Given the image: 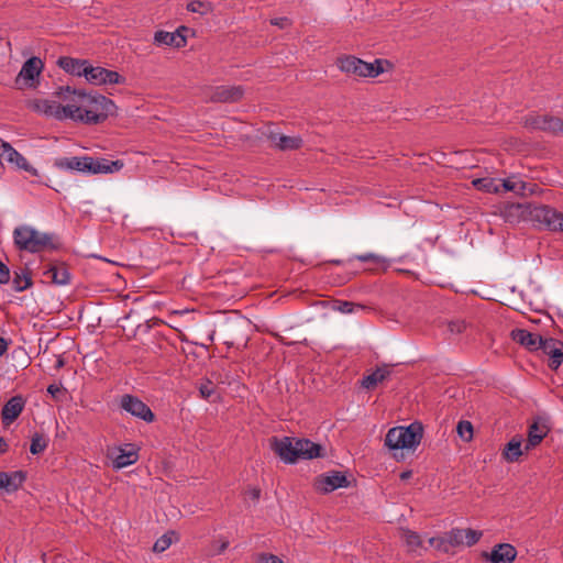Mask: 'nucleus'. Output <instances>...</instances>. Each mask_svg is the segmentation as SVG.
Here are the masks:
<instances>
[{
	"instance_id": "28",
	"label": "nucleus",
	"mask_w": 563,
	"mask_h": 563,
	"mask_svg": "<svg viewBox=\"0 0 563 563\" xmlns=\"http://www.w3.org/2000/svg\"><path fill=\"white\" fill-rule=\"evenodd\" d=\"M58 65L68 74L75 76H86L88 62L73 57H60Z\"/></svg>"
},
{
	"instance_id": "26",
	"label": "nucleus",
	"mask_w": 563,
	"mask_h": 563,
	"mask_svg": "<svg viewBox=\"0 0 563 563\" xmlns=\"http://www.w3.org/2000/svg\"><path fill=\"white\" fill-rule=\"evenodd\" d=\"M298 459L311 460L321 456L322 446L308 439H296Z\"/></svg>"
},
{
	"instance_id": "27",
	"label": "nucleus",
	"mask_w": 563,
	"mask_h": 563,
	"mask_svg": "<svg viewBox=\"0 0 563 563\" xmlns=\"http://www.w3.org/2000/svg\"><path fill=\"white\" fill-rule=\"evenodd\" d=\"M390 368L387 365L377 367L374 372L363 376L361 386L365 389H374L379 383H383L390 376Z\"/></svg>"
},
{
	"instance_id": "46",
	"label": "nucleus",
	"mask_w": 563,
	"mask_h": 563,
	"mask_svg": "<svg viewBox=\"0 0 563 563\" xmlns=\"http://www.w3.org/2000/svg\"><path fill=\"white\" fill-rule=\"evenodd\" d=\"M271 24L285 29L291 24L290 20L286 16L271 19Z\"/></svg>"
},
{
	"instance_id": "15",
	"label": "nucleus",
	"mask_w": 563,
	"mask_h": 563,
	"mask_svg": "<svg viewBox=\"0 0 563 563\" xmlns=\"http://www.w3.org/2000/svg\"><path fill=\"white\" fill-rule=\"evenodd\" d=\"M543 354L549 356V367L556 371L563 364V342L553 338H544L540 346Z\"/></svg>"
},
{
	"instance_id": "35",
	"label": "nucleus",
	"mask_w": 563,
	"mask_h": 563,
	"mask_svg": "<svg viewBox=\"0 0 563 563\" xmlns=\"http://www.w3.org/2000/svg\"><path fill=\"white\" fill-rule=\"evenodd\" d=\"M464 529L453 528L445 534V541L452 547L465 545L464 543Z\"/></svg>"
},
{
	"instance_id": "48",
	"label": "nucleus",
	"mask_w": 563,
	"mask_h": 563,
	"mask_svg": "<svg viewBox=\"0 0 563 563\" xmlns=\"http://www.w3.org/2000/svg\"><path fill=\"white\" fill-rule=\"evenodd\" d=\"M246 495L254 501H258L261 497V489L257 487H252L246 492Z\"/></svg>"
},
{
	"instance_id": "3",
	"label": "nucleus",
	"mask_w": 563,
	"mask_h": 563,
	"mask_svg": "<svg viewBox=\"0 0 563 563\" xmlns=\"http://www.w3.org/2000/svg\"><path fill=\"white\" fill-rule=\"evenodd\" d=\"M53 166L63 172H79L96 175L118 172L123 167V163L106 158H93L91 156H73L55 158Z\"/></svg>"
},
{
	"instance_id": "10",
	"label": "nucleus",
	"mask_w": 563,
	"mask_h": 563,
	"mask_svg": "<svg viewBox=\"0 0 563 563\" xmlns=\"http://www.w3.org/2000/svg\"><path fill=\"white\" fill-rule=\"evenodd\" d=\"M347 477L340 471H331L316 477L313 488L321 494H329L338 488L349 486Z\"/></svg>"
},
{
	"instance_id": "44",
	"label": "nucleus",
	"mask_w": 563,
	"mask_h": 563,
	"mask_svg": "<svg viewBox=\"0 0 563 563\" xmlns=\"http://www.w3.org/2000/svg\"><path fill=\"white\" fill-rule=\"evenodd\" d=\"M258 563H283V561L277 555L262 553L258 556Z\"/></svg>"
},
{
	"instance_id": "16",
	"label": "nucleus",
	"mask_w": 563,
	"mask_h": 563,
	"mask_svg": "<svg viewBox=\"0 0 563 563\" xmlns=\"http://www.w3.org/2000/svg\"><path fill=\"white\" fill-rule=\"evenodd\" d=\"M244 96L242 86H218L212 88L209 101L211 102H238Z\"/></svg>"
},
{
	"instance_id": "47",
	"label": "nucleus",
	"mask_w": 563,
	"mask_h": 563,
	"mask_svg": "<svg viewBox=\"0 0 563 563\" xmlns=\"http://www.w3.org/2000/svg\"><path fill=\"white\" fill-rule=\"evenodd\" d=\"M63 391V388L62 386L59 385H56V384H51L48 387H47V393L55 399L58 398L59 394Z\"/></svg>"
},
{
	"instance_id": "43",
	"label": "nucleus",
	"mask_w": 563,
	"mask_h": 563,
	"mask_svg": "<svg viewBox=\"0 0 563 563\" xmlns=\"http://www.w3.org/2000/svg\"><path fill=\"white\" fill-rule=\"evenodd\" d=\"M358 309H363V306L350 301H340L338 303V310L341 311L342 313H353Z\"/></svg>"
},
{
	"instance_id": "11",
	"label": "nucleus",
	"mask_w": 563,
	"mask_h": 563,
	"mask_svg": "<svg viewBox=\"0 0 563 563\" xmlns=\"http://www.w3.org/2000/svg\"><path fill=\"white\" fill-rule=\"evenodd\" d=\"M532 216L534 220L543 224L550 231L563 232V213L549 206L534 208Z\"/></svg>"
},
{
	"instance_id": "22",
	"label": "nucleus",
	"mask_w": 563,
	"mask_h": 563,
	"mask_svg": "<svg viewBox=\"0 0 563 563\" xmlns=\"http://www.w3.org/2000/svg\"><path fill=\"white\" fill-rule=\"evenodd\" d=\"M43 275L51 279V283L56 286H66L70 284L71 275L65 263L51 264Z\"/></svg>"
},
{
	"instance_id": "17",
	"label": "nucleus",
	"mask_w": 563,
	"mask_h": 563,
	"mask_svg": "<svg viewBox=\"0 0 563 563\" xmlns=\"http://www.w3.org/2000/svg\"><path fill=\"white\" fill-rule=\"evenodd\" d=\"M295 444V438L284 437L274 440L273 450L285 463L292 464L299 460Z\"/></svg>"
},
{
	"instance_id": "13",
	"label": "nucleus",
	"mask_w": 563,
	"mask_h": 563,
	"mask_svg": "<svg viewBox=\"0 0 563 563\" xmlns=\"http://www.w3.org/2000/svg\"><path fill=\"white\" fill-rule=\"evenodd\" d=\"M549 432L550 426L548 419L544 417H536L528 428V440L525 445V451L529 452L539 445Z\"/></svg>"
},
{
	"instance_id": "52",
	"label": "nucleus",
	"mask_w": 563,
	"mask_h": 563,
	"mask_svg": "<svg viewBox=\"0 0 563 563\" xmlns=\"http://www.w3.org/2000/svg\"><path fill=\"white\" fill-rule=\"evenodd\" d=\"M63 365H64V361H63V358H60V357H59V358L57 360L56 367H57V368H59V367H62Z\"/></svg>"
},
{
	"instance_id": "53",
	"label": "nucleus",
	"mask_w": 563,
	"mask_h": 563,
	"mask_svg": "<svg viewBox=\"0 0 563 563\" xmlns=\"http://www.w3.org/2000/svg\"><path fill=\"white\" fill-rule=\"evenodd\" d=\"M5 141H3L2 139H0V154H2V150H3V145H5Z\"/></svg>"
},
{
	"instance_id": "51",
	"label": "nucleus",
	"mask_w": 563,
	"mask_h": 563,
	"mask_svg": "<svg viewBox=\"0 0 563 563\" xmlns=\"http://www.w3.org/2000/svg\"><path fill=\"white\" fill-rule=\"evenodd\" d=\"M411 476H412V471L408 470V471H405V472L400 473L399 477H400L401 481H407Z\"/></svg>"
},
{
	"instance_id": "25",
	"label": "nucleus",
	"mask_w": 563,
	"mask_h": 563,
	"mask_svg": "<svg viewBox=\"0 0 563 563\" xmlns=\"http://www.w3.org/2000/svg\"><path fill=\"white\" fill-rule=\"evenodd\" d=\"M517 556V550L509 543H500L493 548L489 554L492 563H511Z\"/></svg>"
},
{
	"instance_id": "14",
	"label": "nucleus",
	"mask_w": 563,
	"mask_h": 563,
	"mask_svg": "<svg viewBox=\"0 0 563 563\" xmlns=\"http://www.w3.org/2000/svg\"><path fill=\"white\" fill-rule=\"evenodd\" d=\"M3 146L0 159L14 165L18 169H22L32 176H38V170L33 167L21 153L13 148L10 143L7 142Z\"/></svg>"
},
{
	"instance_id": "7",
	"label": "nucleus",
	"mask_w": 563,
	"mask_h": 563,
	"mask_svg": "<svg viewBox=\"0 0 563 563\" xmlns=\"http://www.w3.org/2000/svg\"><path fill=\"white\" fill-rule=\"evenodd\" d=\"M43 68L44 64L41 58L34 56L26 59L15 78V85L21 89L35 88Z\"/></svg>"
},
{
	"instance_id": "49",
	"label": "nucleus",
	"mask_w": 563,
	"mask_h": 563,
	"mask_svg": "<svg viewBox=\"0 0 563 563\" xmlns=\"http://www.w3.org/2000/svg\"><path fill=\"white\" fill-rule=\"evenodd\" d=\"M9 345L10 341L0 336V356H2L8 351Z\"/></svg>"
},
{
	"instance_id": "31",
	"label": "nucleus",
	"mask_w": 563,
	"mask_h": 563,
	"mask_svg": "<svg viewBox=\"0 0 563 563\" xmlns=\"http://www.w3.org/2000/svg\"><path fill=\"white\" fill-rule=\"evenodd\" d=\"M12 286L15 291H23L31 287L32 278L30 272L27 269H21L20 273L14 272Z\"/></svg>"
},
{
	"instance_id": "5",
	"label": "nucleus",
	"mask_w": 563,
	"mask_h": 563,
	"mask_svg": "<svg viewBox=\"0 0 563 563\" xmlns=\"http://www.w3.org/2000/svg\"><path fill=\"white\" fill-rule=\"evenodd\" d=\"M383 59H375L373 63H367L355 56H343L338 58V67L341 71L358 77L374 78L384 71Z\"/></svg>"
},
{
	"instance_id": "50",
	"label": "nucleus",
	"mask_w": 563,
	"mask_h": 563,
	"mask_svg": "<svg viewBox=\"0 0 563 563\" xmlns=\"http://www.w3.org/2000/svg\"><path fill=\"white\" fill-rule=\"evenodd\" d=\"M8 451V443L4 438L0 437V453H5Z\"/></svg>"
},
{
	"instance_id": "36",
	"label": "nucleus",
	"mask_w": 563,
	"mask_h": 563,
	"mask_svg": "<svg viewBox=\"0 0 563 563\" xmlns=\"http://www.w3.org/2000/svg\"><path fill=\"white\" fill-rule=\"evenodd\" d=\"M456 432L464 442L473 439V424L467 420H461L456 426Z\"/></svg>"
},
{
	"instance_id": "55",
	"label": "nucleus",
	"mask_w": 563,
	"mask_h": 563,
	"mask_svg": "<svg viewBox=\"0 0 563 563\" xmlns=\"http://www.w3.org/2000/svg\"><path fill=\"white\" fill-rule=\"evenodd\" d=\"M333 264H336V265H340L341 264V261L340 260H335V261H332Z\"/></svg>"
},
{
	"instance_id": "33",
	"label": "nucleus",
	"mask_w": 563,
	"mask_h": 563,
	"mask_svg": "<svg viewBox=\"0 0 563 563\" xmlns=\"http://www.w3.org/2000/svg\"><path fill=\"white\" fill-rule=\"evenodd\" d=\"M187 10L192 13H199L206 15L213 10V5L209 1L194 0L187 3Z\"/></svg>"
},
{
	"instance_id": "20",
	"label": "nucleus",
	"mask_w": 563,
	"mask_h": 563,
	"mask_svg": "<svg viewBox=\"0 0 563 563\" xmlns=\"http://www.w3.org/2000/svg\"><path fill=\"white\" fill-rule=\"evenodd\" d=\"M510 335L516 343L525 346L530 352L539 351L544 339L540 334L526 329H515Z\"/></svg>"
},
{
	"instance_id": "39",
	"label": "nucleus",
	"mask_w": 563,
	"mask_h": 563,
	"mask_svg": "<svg viewBox=\"0 0 563 563\" xmlns=\"http://www.w3.org/2000/svg\"><path fill=\"white\" fill-rule=\"evenodd\" d=\"M464 543L467 547H472L476 544L479 539L482 538L483 533L482 531L473 530V529H464Z\"/></svg>"
},
{
	"instance_id": "42",
	"label": "nucleus",
	"mask_w": 563,
	"mask_h": 563,
	"mask_svg": "<svg viewBox=\"0 0 563 563\" xmlns=\"http://www.w3.org/2000/svg\"><path fill=\"white\" fill-rule=\"evenodd\" d=\"M466 324L463 320H452L448 322V331L451 334L457 335L464 332Z\"/></svg>"
},
{
	"instance_id": "9",
	"label": "nucleus",
	"mask_w": 563,
	"mask_h": 563,
	"mask_svg": "<svg viewBox=\"0 0 563 563\" xmlns=\"http://www.w3.org/2000/svg\"><path fill=\"white\" fill-rule=\"evenodd\" d=\"M120 407L133 417H136L147 423L155 420V415L151 408L136 396L130 394L123 395L120 399Z\"/></svg>"
},
{
	"instance_id": "24",
	"label": "nucleus",
	"mask_w": 563,
	"mask_h": 563,
	"mask_svg": "<svg viewBox=\"0 0 563 563\" xmlns=\"http://www.w3.org/2000/svg\"><path fill=\"white\" fill-rule=\"evenodd\" d=\"M268 140L273 146L279 151H292L298 150L302 145V139L300 136H287L271 132Z\"/></svg>"
},
{
	"instance_id": "32",
	"label": "nucleus",
	"mask_w": 563,
	"mask_h": 563,
	"mask_svg": "<svg viewBox=\"0 0 563 563\" xmlns=\"http://www.w3.org/2000/svg\"><path fill=\"white\" fill-rule=\"evenodd\" d=\"M473 185L485 192L498 194L500 191L499 181L495 178H478L473 181Z\"/></svg>"
},
{
	"instance_id": "19",
	"label": "nucleus",
	"mask_w": 563,
	"mask_h": 563,
	"mask_svg": "<svg viewBox=\"0 0 563 563\" xmlns=\"http://www.w3.org/2000/svg\"><path fill=\"white\" fill-rule=\"evenodd\" d=\"M183 31H187V27L180 26L175 32L157 31L154 35V44L181 48L187 44V38L183 34Z\"/></svg>"
},
{
	"instance_id": "6",
	"label": "nucleus",
	"mask_w": 563,
	"mask_h": 563,
	"mask_svg": "<svg viewBox=\"0 0 563 563\" xmlns=\"http://www.w3.org/2000/svg\"><path fill=\"white\" fill-rule=\"evenodd\" d=\"M56 93L65 104L55 100L38 99L33 102L32 107L36 112L42 113L47 118H54L59 121L67 120L69 119V113L71 111L68 110L69 102L67 100L68 92L66 91V87H60Z\"/></svg>"
},
{
	"instance_id": "18",
	"label": "nucleus",
	"mask_w": 563,
	"mask_h": 563,
	"mask_svg": "<svg viewBox=\"0 0 563 563\" xmlns=\"http://www.w3.org/2000/svg\"><path fill=\"white\" fill-rule=\"evenodd\" d=\"M26 400L22 395L11 397L2 407L1 420L4 426H10L22 413Z\"/></svg>"
},
{
	"instance_id": "2",
	"label": "nucleus",
	"mask_w": 563,
	"mask_h": 563,
	"mask_svg": "<svg viewBox=\"0 0 563 563\" xmlns=\"http://www.w3.org/2000/svg\"><path fill=\"white\" fill-rule=\"evenodd\" d=\"M12 238L18 251L31 254L57 251L62 246L56 233L42 232L29 224H21L14 228Z\"/></svg>"
},
{
	"instance_id": "41",
	"label": "nucleus",
	"mask_w": 563,
	"mask_h": 563,
	"mask_svg": "<svg viewBox=\"0 0 563 563\" xmlns=\"http://www.w3.org/2000/svg\"><path fill=\"white\" fill-rule=\"evenodd\" d=\"M354 258L360 262H371V263H374L377 265L386 262V260L383 256H379L375 253H365V254H361V255H355Z\"/></svg>"
},
{
	"instance_id": "1",
	"label": "nucleus",
	"mask_w": 563,
	"mask_h": 563,
	"mask_svg": "<svg viewBox=\"0 0 563 563\" xmlns=\"http://www.w3.org/2000/svg\"><path fill=\"white\" fill-rule=\"evenodd\" d=\"M68 92L69 120L82 124H99L112 115L115 109L114 102L102 96L86 93L81 90L66 86Z\"/></svg>"
},
{
	"instance_id": "45",
	"label": "nucleus",
	"mask_w": 563,
	"mask_h": 563,
	"mask_svg": "<svg viewBox=\"0 0 563 563\" xmlns=\"http://www.w3.org/2000/svg\"><path fill=\"white\" fill-rule=\"evenodd\" d=\"M10 280L9 267L0 261V284H7Z\"/></svg>"
},
{
	"instance_id": "34",
	"label": "nucleus",
	"mask_w": 563,
	"mask_h": 563,
	"mask_svg": "<svg viewBox=\"0 0 563 563\" xmlns=\"http://www.w3.org/2000/svg\"><path fill=\"white\" fill-rule=\"evenodd\" d=\"M402 539L410 551H416L422 545L421 537L415 531L404 530Z\"/></svg>"
},
{
	"instance_id": "40",
	"label": "nucleus",
	"mask_w": 563,
	"mask_h": 563,
	"mask_svg": "<svg viewBox=\"0 0 563 563\" xmlns=\"http://www.w3.org/2000/svg\"><path fill=\"white\" fill-rule=\"evenodd\" d=\"M172 544V538L168 534H163L161 538H158L154 545L153 551L161 553L167 550Z\"/></svg>"
},
{
	"instance_id": "38",
	"label": "nucleus",
	"mask_w": 563,
	"mask_h": 563,
	"mask_svg": "<svg viewBox=\"0 0 563 563\" xmlns=\"http://www.w3.org/2000/svg\"><path fill=\"white\" fill-rule=\"evenodd\" d=\"M198 389L201 398L206 400H210L216 393L214 384L208 378H205L199 383Z\"/></svg>"
},
{
	"instance_id": "54",
	"label": "nucleus",
	"mask_w": 563,
	"mask_h": 563,
	"mask_svg": "<svg viewBox=\"0 0 563 563\" xmlns=\"http://www.w3.org/2000/svg\"><path fill=\"white\" fill-rule=\"evenodd\" d=\"M228 548V542L221 544L220 551H224Z\"/></svg>"
},
{
	"instance_id": "23",
	"label": "nucleus",
	"mask_w": 563,
	"mask_h": 563,
	"mask_svg": "<svg viewBox=\"0 0 563 563\" xmlns=\"http://www.w3.org/2000/svg\"><path fill=\"white\" fill-rule=\"evenodd\" d=\"M25 478L22 471L0 472V490L14 493L23 485Z\"/></svg>"
},
{
	"instance_id": "12",
	"label": "nucleus",
	"mask_w": 563,
	"mask_h": 563,
	"mask_svg": "<svg viewBox=\"0 0 563 563\" xmlns=\"http://www.w3.org/2000/svg\"><path fill=\"white\" fill-rule=\"evenodd\" d=\"M85 78L92 85L122 84L124 81V78L118 71L100 66L93 67L89 64Z\"/></svg>"
},
{
	"instance_id": "37",
	"label": "nucleus",
	"mask_w": 563,
	"mask_h": 563,
	"mask_svg": "<svg viewBox=\"0 0 563 563\" xmlns=\"http://www.w3.org/2000/svg\"><path fill=\"white\" fill-rule=\"evenodd\" d=\"M47 448V440L40 433H35L32 437L30 451L32 454L36 455L45 451Z\"/></svg>"
},
{
	"instance_id": "8",
	"label": "nucleus",
	"mask_w": 563,
	"mask_h": 563,
	"mask_svg": "<svg viewBox=\"0 0 563 563\" xmlns=\"http://www.w3.org/2000/svg\"><path fill=\"white\" fill-rule=\"evenodd\" d=\"M525 126L550 134H563V120L549 114H529L525 118Z\"/></svg>"
},
{
	"instance_id": "29",
	"label": "nucleus",
	"mask_w": 563,
	"mask_h": 563,
	"mask_svg": "<svg viewBox=\"0 0 563 563\" xmlns=\"http://www.w3.org/2000/svg\"><path fill=\"white\" fill-rule=\"evenodd\" d=\"M522 440L519 437H514L505 446L503 456L507 462H517L519 457L526 452L521 449Z\"/></svg>"
},
{
	"instance_id": "30",
	"label": "nucleus",
	"mask_w": 563,
	"mask_h": 563,
	"mask_svg": "<svg viewBox=\"0 0 563 563\" xmlns=\"http://www.w3.org/2000/svg\"><path fill=\"white\" fill-rule=\"evenodd\" d=\"M500 188H503L504 191H514L517 195L525 196L527 195V191L530 194L533 192L532 186L530 184H527L522 180L514 181L510 178L504 179L501 183H499Z\"/></svg>"
},
{
	"instance_id": "21",
	"label": "nucleus",
	"mask_w": 563,
	"mask_h": 563,
	"mask_svg": "<svg viewBox=\"0 0 563 563\" xmlns=\"http://www.w3.org/2000/svg\"><path fill=\"white\" fill-rule=\"evenodd\" d=\"M139 448L135 444L128 443L118 449V454L113 459V468L121 470L130 466L139 460Z\"/></svg>"
},
{
	"instance_id": "4",
	"label": "nucleus",
	"mask_w": 563,
	"mask_h": 563,
	"mask_svg": "<svg viewBox=\"0 0 563 563\" xmlns=\"http://www.w3.org/2000/svg\"><path fill=\"white\" fill-rule=\"evenodd\" d=\"M423 428L420 422H412L407 427H394L388 430L385 445L390 450L416 449L422 439Z\"/></svg>"
}]
</instances>
